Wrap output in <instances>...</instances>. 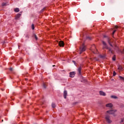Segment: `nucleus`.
<instances>
[{"label":"nucleus","mask_w":124,"mask_h":124,"mask_svg":"<svg viewBox=\"0 0 124 124\" xmlns=\"http://www.w3.org/2000/svg\"><path fill=\"white\" fill-rule=\"evenodd\" d=\"M116 74H117L116 73V72H115V71L113 72V76H115Z\"/></svg>","instance_id":"nucleus-27"},{"label":"nucleus","mask_w":124,"mask_h":124,"mask_svg":"<svg viewBox=\"0 0 124 124\" xmlns=\"http://www.w3.org/2000/svg\"><path fill=\"white\" fill-rule=\"evenodd\" d=\"M14 11L15 12H19V11H20V10L19 9V8H16L14 9Z\"/></svg>","instance_id":"nucleus-13"},{"label":"nucleus","mask_w":124,"mask_h":124,"mask_svg":"<svg viewBox=\"0 0 124 124\" xmlns=\"http://www.w3.org/2000/svg\"><path fill=\"white\" fill-rule=\"evenodd\" d=\"M118 26H115V29H118Z\"/></svg>","instance_id":"nucleus-30"},{"label":"nucleus","mask_w":124,"mask_h":124,"mask_svg":"<svg viewBox=\"0 0 124 124\" xmlns=\"http://www.w3.org/2000/svg\"><path fill=\"white\" fill-rule=\"evenodd\" d=\"M75 76V72H72L70 73V77H71L72 78H73Z\"/></svg>","instance_id":"nucleus-7"},{"label":"nucleus","mask_w":124,"mask_h":124,"mask_svg":"<svg viewBox=\"0 0 124 124\" xmlns=\"http://www.w3.org/2000/svg\"><path fill=\"white\" fill-rule=\"evenodd\" d=\"M80 36H84V34H83V33H82L80 35Z\"/></svg>","instance_id":"nucleus-29"},{"label":"nucleus","mask_w":124,"mask_h":124,"mask_svg":"<svg viewBox=\"0 0 124 124\" xmlns=\"http://www.w3.org/2000/svg\"><path fill=\"white\" fill-rule=\"evenodd\" d=\"M52 108H55L56 107V104H55L54 103H52Z\"/></svg>","instance_id":"nucleus-18"},{"label":"nucleus","mask_w":124,"mask_h":124,"mask_svg":"<svg viewBox=\"0 0 124 124\" xmlns=\"http://www.w3.org/2000/svg\"><path fill=\"white\" fill-rule=\"evenodd\" d=\"M117 112V110L116 109H112L110 110H108L107 111V113H108V114H110V115H114L115 113Z\"/></svg>","instance_id":"nucleus-3"},{"label":"nucleus","mask_w":124,"mask_h":124,"mask_svg":"<svg viewBox=\"0 0 124 124\" xmlns=\"http://www.w3.org/2000/svg\"><path fill=\"white\" fill-rule=\"evenodd\" d=\"M110 97L111 98H113L114 99H116L118 98L117 96H115V95H111V96H110Z\"/></svg>","instance_id":"nucleus-14"},{"label":"nucleus","mask_w":124,"mask_h":124,"mask_svg":"<svg viewBox=\"0 0 124 124\" xmlns=\"http://www.w3.org/2000/svg\"><path fill=\"white\" fill-rule=\"evenodd\" d=\"M100 58H102V59H103L105 58V55H100Z\"/></svg>","instance_id":"nucleus-21"},{"label":"nucleus","mask_w":124,"mask_h":124,"mask_svg":"<svg viewBox=\"0 0 124 124\" xmlns=\"http://www.w3.org/2000/svg\"><path fill=\"white\" fill-rule=\"evenodd\" d=\"M67 95V91H64V93H63L64 98L66 99Z\"/></svg>","instance_id":"nucleus-10"},{"label":"nucleus","mask_w":124,"mask_h":124,"mask_svg":"<svg viewBox=\"0 0 124 124\" xmlns=\"http://www.w3.org/2000/svg\"><path fill=\"white\" fill-rule=\"evenodd\" d=\"M34 38L35 39H36V40H37V37L36 36V35H34Z\"/></svg>","instance_id":"nucleus-23"},{"label":"nucleus","mask_w":124,"mask_h":124,"mask_svg":"<svg viewBox=\"0 0 124 124\" xmlns=\"http://www.w3.org/2000/svg\"><path fill=\"white\" fill-rule=\"evenodd\" d=\"M106 107L108 108H112L113 107V104L112 103H108L106 105Z\"/></svg>","instance_id":"nucleus-6"},{"label":"nucleus","mask_w":124,"mask_h":124,"mask_svg":"<svg viewBox=\"0 0 124 124\" xmlns=\"http://www.w3.org/2000/svg\"><path fill=\"white\" fill-rule=\"evenodd\" d=\"M44 9H45V8H44L42 10L41 12H42V11H43V10H44Z\"/></svg>","instance_id":"nucleus-31"},{"label":"nucleus","mask_w":124,"mask_h":124,"mask_svg":"<svg viewBox=\"0 0 124 124\" xmlns=\"http://www.w3.org/2000/svg\"><path fill=\"white\" fill-rule=\"evenodd\" d=\"M120 79L122 81H124V78L122 76H119Z\"/></svg>","instance_id":"nucleus-16"},{"label":"nucleus","mask_w":124,"mask_h":124,"mask_svg":"<svg viewBox=\"0 0 124 124\" xmlns=\"http://www.w3.org/2000/svg\"><path fill=\"white\" fill-rule=\"evenodd\" d=\"M108 44H109V45L110 46H111V47H112L113 46H112V44H111V42H110V40L109 39H108Z\"/></svg>","instance_id":"nucleus-17"},{"label":"nucleus","mask_w":124,"mask_h":124,"mask_svg":"<svg viewBox=\"0 0 124 124\" xmlns=\"http://www.w3.org/2000/svg\"><path fill=\"white\" fill-rule=\"evenodd\" d=\"M99 94L103 96H105L106 95V93L103 91H99Z\"/></svg>","instance_id":"nucleus-9"},{"label":"nucleus","mask_w":124,"mask_h":124,"mask_svg":"<svg viewBox=\"0 0 124 124\" xmlns=\"http://www.w3.org/2000/svg\"><path fill=\"white\" fill-rule=\"evenodd\" d=\"M105 119L108 123L109 124L112 123V121H111V120H110V116H109V115H106Z\"/></svg>","instance_id":"nucleus-5"},{"label":"nucleus","mask_w":124,"mask_h":124,"mask_svg":"<svg viewBox=\"0 0 124 124\" xmlns=\"http://www.w3.org/2000/svg\"><path fill=\"white\" fill-rule=\"evenodd\" d=\"M112 61H116V56H113V57H112Z\"/></svg>","instance_id":"nucleus-19"},{"label":"nucleus","mask_w":124,"mask_h":124,"mask_svg":"<svg viewBox=\"0 0 124 124\" xmlns=\"http://www.w3.org/2000/svg\"><path fill=\"white\" fill-rule=\"evenodd\" d=\"M118 69H119V70H123V67H122V66L121 65H119Z\"/></svg>","instance_id":"nucleus-15"},{"label":"nucleus","mask_w":124,"mask_h":124,"mask_svg":"<svg viewBox=\"0 0 124 124\" xmlns=\"http://www.w3.org/2000/svg\"><path fill=\"white\" fill-rule=\"evenodd\" d=\"M7 4L6 3H2V6H6Z\"/></svg>","instance_id":"nucleus-20"},{"label":"nucleus","mask_w":124,"mask_h":124,"mask_svg":"<svg viewBox=\"0 0 124 124\" xmlns=\"http://www.w3.org/2000/svg\"><path fill=\"white\" fill-rule=\"evenodd\" d=\"M10 70H11V71H12V68H10Z\"/></svg>","instance_id":"nucleus-32"},{"label":"nucleus","mask_w":124,"mask_h":124,"mask_svg":"<svg viewBox=\"0 0 124 124\" xmlns=\"http://www.w3.org/2000/svg\"><path fill=\"white\" fill-rule=\"evenodd\" d=\"M73 62H74V63H75V61H73Z\"/></svg>","instance_id":"nucleus-33"},{"label":"nucleus","mask_w":124,"mask_h":124,"mask_svg":"<svg viewBox=\"0 0 124 124\" xmlns=\"http://www.w3.org/2000/svg\"><path fill=\"white\" fill-rule=\"evenodd\" d=\"M91 50L93 53H94V54H96V51H97V49H96V48H95V46L94 45L92 46V47L91 48Z\"/></svg>","instance_id":"nucleus-4"},{"label":"nucleus","mask_w":124,"mask_h":124,"mask_svg":"<svg viewBox=\"0 0 124 124\" xmlns=\"http://www.w3.org/2000/svg\"><path fill=\"white\" fill-rule=\"evenodd\" d=\"M104 37H106V36H104Z\"/></svg>","instance_id":"nucleus-34"},{"label":"nucleus","mask_w":124,"mask_h":124,"mask_svg":"<svg viewBox=\"0 0 124 124\" xmlns=\"http://www.w3.org/2000/svg\"><path fill=\"white\" fill-rule=\"evenodd\" d=\"M123 122H124V118L122 119L121 123H123Z\"/></svg>","instance_id":"nucleus-28"},{"label":"nucleus","mask_w":124,"mask_h":124,"mask_svg":"<svg viewBox=\"0 0 124 124\" xmlns=\"http://www.w3.org/2000/svg\"><path fill=\"white\" fill-rule=\"evenodd\" d=\"M43 87L45 89H46V84L45 83L43 84Z\"/></svg>","instance_id":"nucleus-25"},{"label":"nucleus","mask_w":124,"mask_h":124,"mask_svg":"<svg viewBox=\"0 0 124 124\" xmlns=\"http://www.w3.org/2000/svg\"><path fill=\"white\" fill-rule=\"evenodd\" d=\"M31 28H32V30H34V25L33 24H32Z\"/></svg>","instance_id":"nucleus-24"},{"label":"nucleus","mask_w":124,"mask_h":124,"mask_svg":"<svg viewBox=\"0 0 124 124\" xmlns=\"http://www.w3.org/2000/svg\"><path fill=\"white\" fill-rule=\"evenodd\" d=\"M102 43H103V49H107L108 50V51L109 52H110V53H113V51H112V49H111V48L110 47H108V46H107V44H106V43H105V42L104 41H102Z\"/></svg>","instance_id":"nucleus-1"},{"label":"nucleus","mask_w":124,"mask_h":124,"mask_svg":"<svg viewBox=\"0 0 124 124\" xmlns=\"http://www.w3.org/2000/svg\"><path fill=\"white\" fill-rule=\"evenodd\" d=\"M86 39H88V40H91V37H87Z\"/></svg>","instance_id":"nucleus-26"},{"label":"nucleus","mask_w":124,"mask_h":124,"mask_svg":"<svg viewBox=\"0 0 124 124\" xmlns=\"http://www.w3.org/2000/svg\"><path fill=\"white\" fill-rule=\"evenodd\" d=\"M82 70V67L80 66L78 69V71L79 73V74H81V70Z\"/></svg>","instance_id":"nucleus-12"},{"label":"nucleus","mask_w":124,"mask_h":124,"mask_svg":"<svg viewBox=\"0 0 124 124\" xmlns=\"http://www.w3.org/2000/svg\"><path fill=\"white\" fill-rule=\"evenodd\" d=\"M86 46H85V44L84 43L82 44V45L80 46L79 47V54H82L83 52H85L86 51Z\"/></svg>","instance_id":"nucleus-2"},{"label":"nucleus","mask_w":124,"mask_h":124,"mask_svg":"<svg viewBox=\"0 0 124 124\" xmlns=\"http://www.w3.org/2000/svg\"><path fill=\"white\" fill-rule=\"evenodd\" d=\"M20 17H21V14H17V15L16 16V19L18 20V19H19Z\"/></svg>","instance_id":"nucleus-11"},{"label":"nucleus","mask_w":124,"mask_h":124,"mask_svg":"<svg viewBox=\"0 0 124 124\" xmlns=\"http://www.w3.org/2000/svg\"><path fill=\"white\" fill-rule=\"evenodd\" d=\"M116 31H117L116 30L113 31L112 33V35H114V34H115V33L116 32Z\"/></svg>","instance_id":"nucleus-22"},{"label":"nucleus","mask_w":124,"mask_h":124,"mask_svg":"<svg viewBox=\"0 0 124 124\" xmlns=\"http://www.w3.org/2000/svg\"><path fill=\"white\" fill-rule=\"evenodd\" d=\"M59 45L60 46V47H63L64 46V44L62 41H60L59 43Z\"/></svg>","instance_id":"nucleus-8"}]
</instances>
